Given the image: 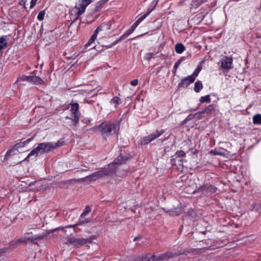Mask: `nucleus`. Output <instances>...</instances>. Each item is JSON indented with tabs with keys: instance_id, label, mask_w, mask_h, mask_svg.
Here are the masks:
<instances>
[{
	"instance_id": "20e7f679",
	"label": "nucleus",
	"mask_w": 261,
	"mask_h": 261,
	"mask_svg": "<svg viewBox=\"0 0 261 261\" xmlns=\"http://www.w3.org/2000/svg\"><path fill=\"white\" fill-rule=\"evenodd\" d=\"M96 239L95 236H92L87 238H77L73 236L67 237L65 244L67 245H72L75 248H80L87 244H91L93 240Z\"/></svg>"
},
{
	"instance_id": "3c124183",
	"label": "nucleus",
	"mask_w": 261,
	"mask_h": 261,
	"mask_svg": "<svg viewBox=\"0 0 261 261\" xmlns=\"http://www.w3.org/2000/svg\"><path fill=\"white\" fill-rule=\"evenodd\" d=\"M134 24H135V25L136 26H137V27L139 25V24H138L137 23V22H136L134 23Z\"/></svg>"
},
{
	"instance_id": "a19ab883",
	"label": "nucleus",
	"mask_w": 261,
	"mask_h": 261,
	"mask_svg": "<svg viewBox=\"0 0 261 261\" xmlns=\"http://www.w3.org/2000/svg\"><path fill=\"white\" fill-rule=\"evenodd\" d=\"M120 41H118V39L116 40V41H115L114 42H113L112 44H111L110 45H109V47H113V46L115 45L116 44H117L118 42H119Z\"/></svg>"
},
{
	"instance_id": "72a5a7b5",
	"label": "nucleus",
	"mask_w": 261,
	"mask_h": 261,
	"mask_svg": "<svg viewBox=\"0 0 261 261\" xmlns=\"http://www.w3.org/2000/svg\"><path fill=\"white\" fill-rule=\"evenodd\" d=\"M151 11L150 10V11L147 12V13H146L145 14H143L140 17H139L138 19V20H139L140 21V22H141L142 21H143L150 14Z\"/></svg>"
},
{
	"instance_id": "4468645a",
	"label": "nucleus",
	"mask_w": 261,
	"mask_h": 261,
	"mask_svg": "<svg viewBox=\"0 0 261 261\" xmlns=\"http://www.w3.org/2000/svg\"><path fill=\"white\" fill-rule=\"evenodd\" d=\"M127 160L128 158L126 156L120 154L116 159H115L113 162H112L110 164H112L111 167L115 169V173L116 171V167L115 166V165H120L124 164Z\"/></svg>"
},
{
	"instance_id": "c9c22d12",
	"label": "nucleus",
	"mask_w": 261,
	"mask_h": 261,
	"mask_svg": "<svg viewBox=\"0 0 261 261\" xmlns=\"http://www.w3.org/2000/svg\"><path fill=\"white\" fill-rule=\"evenodd\" d=\"M176 155L178 157H183L185 156L186 153L183 150H179L176 152Z\"/></svg>"
},
{
	"instance_id": "f03ea898",
	"label": "nucleus",
	"mask_w": 261,
	"mask_h": 261,
	"mask_svg": "<svg viewBox=\"0 0 261 261\" xmlns=\"http://www.w3.org/2000/svg\"><path fill=\"white\" fill-rule=\"evenodd\" d=\"M120 128L119 122L106 121L97 126V130L101 133L103 138L106 139L114 134H117Z\"/></svg>"
},
{
	"instance_id": "ddd939ff",
	"label": "nucleus",
	"mask_w": 261,
	"mask_h": 261,
	"mask_svg": "<svg viewBox=\"0 0 261 261\" xmlns=\"http://www.w3.org/2000/svg\"><path fill=\"white\" fill-rule=\"evenodd\" d=\"M195 81L194 79H193L190 75H188L187 77L182 79L178 85L179 88H186L191 84L193 83Z\"/></svg>"
},
{
	"instance_id": "f257e3e1",
	"label": "nucleus",
	"mask_w": 261,
	"mask_h": 261,
	"mask_svg": "<svg viewBox=\"0 0 261 261\" xmlns=\"http://www.w3.org/2000/svg\"><path fill=\"white\" fill-rule=\"evenodd\" d=\"M63 142L60 143L59 141L56 143L53 142H44L40 143L38 146L33 149L28 155V156L23 160L25 161H29L30 158L33 156H36L38 154H43L48 152L51 150L61 146Z\"/></svg>"
},
{
	"instance_id": "423d86ee",
	"label": "nucleus",
	"mask_w": 261,
	"mask_h": 261,
	"mask_svg": "<svg viewBox=\"0 0 261 261\" xmlns=\"http://www.w3.org/2000/svg\"><path fill=\"white\" fill-rule=\"evenodd\" d=\"M69 106H70V111L71 114V117L66 116L65 119L72 120L74 124L76 125L79 122L81 116V113L79 111V105L76 102H73L72 101Z\"/></svg>"
},
{
	"instance_id": "de8ad7c7",
	"label": "nucleus",
	"mask_w": 261,
	"mask_h": 261,
	"mask_svg": "<svg viewBox=\"0 0 261 261\" xmlns=\"http://www.w3.org/2000/svg\"><path fill=\"white\" fill-rule=\"evenodd\" d=\"M141 237H139V236H138V237H135V238H134V241H137V240H139L140 239H141Z\"/></svg>"
},
{
	"instance_id": "e433bc0d",
	"label": "nucleus",
	"mask_w": 261,
	"mask_h": 261,
	"mask_svg": "<svg viewBox=\"0 0 261 261\" xmlns=\"http://www.w3.org/2000/svg\"><path fill=\"white\" fill-rule=\"evenodd\" d=\"M130 84L132 85V86H136L138 85V80L137 79H135V80H134L133 81H132L130 83Z\"/></svg>"
},
{
	"instance_id": "6ab92c4d",
	"label": "nucleus",
	"mask_w": 261,
	"mask_h": 261,
	"mask_svg": "<svg viewBox=\"0 0 261 261\" xmlns=\"http://www.w3.org/2000/svg\"><path fill=\"white\" fill-rule=\"evenodd\" d=\"M203 88L202 82L200 81H197L194 84V90L196 93H198Z\"/></svg>"
},
{
	"instance_id": "a18cd8bd",
	"label": "nucleus",
	"mask_w": 261,
	"mask_h": 261,
	"mask_svg": "<svg viewBox=\"0 0 261 261\" xmlns=\"http://www.w3.org/2000/svg\"><path fill=\"white\" fill-rule=\"evenodd\" d=\"M137 27L136 26L135 24H133L131 27V28L130 29L134 32V30H135V29L137 28Z\"/></svg>"
},
{
	"instance_id": "a878e982",
	"label": "nucleus",
	"mask_w": 261,
	"mask_h": 261,
	"mask_svg": "<svg viewBox=\"0 0 261 261\" xmlns=\"http://www.w3.org/2000/svg\"><path fill=\"white\" fill-rule=\"evenodd\" d=\"M8 41V38L7 36H2L0 37V45L4 47L7 46Z\"/></svg>"
},
{
	"instance_id": "412c9836",
	"label": "nucleus",
	"mask_w": 261,
	"mask_h": 261,
	"mask_svg": "<svg viewBox=\"0 0 261 261\" xmlns=\"http://www.w3.org/2000/svg\"><path fill=\"white\" fill-rule=\"evenodd\" d=\"M30 77L31 75H21L17 78L16 82H28L30 83Z\"/></svg>"
},
{
	"instance_id": "c756f323",
	"label": "nucleus",
	"mask_w": 261,
	"mask_h": 261,
	"mask_svg": "<svg viewBox=\"0 0 261 261\" xmlns=\"http://www.w3.org/2000/svg\"><path fill=\"white\" fill-rule=\"evenodd\" d=\"M170 214L171 215H179L180 214V210L178 208H175L173 210L169 211Z\"/></svg>"
},
{
	"instance_id": "1a4fd4ad",
	"label": "nucleus",
	"mask_w": 261,
	"mask_h": 261,
	"mask_svg": "<svg viewBox=\"0 0 261 261\" xmlns=\"http://www.w3.org/2000/svg\"><path fill=\"white\" fill-rule=\"evenodd\" d=\"M165 133V130H156L155 133H152L150 135L143 138L142 140V144H147L151 141H153L155 139L158 138Z\"/></svg>"
},
{
	"instance_id": "58836bf2",
	"label": "nucleus",
	"mask_w": 261,
	"mask_h": 261,
	"mask_svg": "<svg viewBox=\"0 0 261 261\" xmlns=\"http://www.w3.org/2000/svg\"><path fill=\"white\" fill-rule=\"evenodd\" d=\"M133 32V31L130 29L129 30H128L127 31H126L124 33V34L125 35H126V37H128L129 35H130Z\"/></svg>"
},
{
	"instance_id": "0eeeda50",
	"label": "nucleus",
	"mask_w": 261,
	"mask_h": 261,
	"mask_svg": "<svg viewBox=\"0 0 261 261\" xmlns=\"http://www.w3.org/2000/svg\"><path fill=\"white\" fill-rule=\"evenodd\" d=\"M91 0H79L78 3L76 5L75 8L77 12L76 13V17L77 19L81 15L84 14L85 12L86 7L91 3Z\"/></svg>"
},
{
	"instance_id": "09e8293b",
	"label": "nucleus",
	"mask_w": 261,
	"mask_h": 261,
	"mask_svg": "<svg viewBox=\"0 0 261 261\" xmlns=\"http://www.w3.org/2000/svg\"><path fill=\"white\" fill-rule=\"evenodd\" d=\"M4 46L0 45V53L1 52L2 50L4 48Z\"/></svg>"
},
{
	"instance_id": "393cba45",
	"label": "nucleus",
	"mask_w": 261,
	"mask_h": 261,
	"mask_svg": "<svg viewBox=\"0 0 261 261\" xmlns=\"http://www.w3.org/2000/svg\"><path fill=\"white\" fill-rule=\"evenodd\" d=\"M253 121L255 124H261V115L260 114H256L253 117Z\"/></svg>"
},
{
	"instance_id": "473e14b6",
	"label": "nucleus",
	"mask_w": 261,
	"mask_h": 261,
	"mask_svg": "<svg viewBox=\"0 0 261 261\" xmlns=\"http://www.w3.org/2000/svg\"><path fill=\"white\" fill-rule=\"evenodd\" d=\"M111 102L116 105H119L121 103V99L117 96H115L111 100Z\"/></svg>"
},
{
	"instance_id": "9b49d317",
	"label": "nucleus",
	"mask_w": 261,
	"mask_h": 261,
	"mask_svg": "<svg viewBox=\"0 0 261 261\" xmlns=\"http://www.w3.org/2000/svg\"><path fill=\"white\" fill-rule=\"evenodd\" d=\"M42 235H35L30 237H22L17 241V243H27L28 242L35 243L36 241H40L43 239Z\"/></svg>"
},
{
	"instance_id": "ea45409f",
	"label": "nucleus",
	"mask_w": 261,
	"mask_h": 261,
	"mask_svg": "<svg viewBox=\"0 0 261 261\" xmlns=\"http://www.w3.org/2000/svg\"><path fill=\"white\" fill-rule=\"evenodd\" d=\"M148 243V241L145 239L144 241H142L141 243H138L137 244L139 245L147 244Z\"/></svg>"
},
{
	"instance_id": "aec40b11",
	"label": "nucleus",
	"mask_w": 261,
	"mask_h": 261,
	"mask_svg": "<svg viewBox=\"0 0 261 261\" xmlns=\"http://www.w3.org/2000/svg\"><path fill=\"white\" fill-rule=\"evenodd\" d=\"M207 1V0H192L191 6L195 8H197L202 3Z\"/></svg>"
},
{
	"instance_id": "5701e85b",
	"label": "nucleus",
	"mask_w": 261,
	"mask_h": 261,
	"mask_svg": "<svg viewBox=\"0 0 261 261\" xmlns=\"http://www.w3.org/2000/svg\"><path fill=\"white\" fill-rule=\"evenodd\" d=\"M84 218H81V217H80V219L77 222V223L76 224V225H85L86 224H87L88 223H89L90 222V219H84Z\"/></svg>"
},
{
	"instance_id": "9d476101",
	"label": "nucleus",
	"mask_w": 261,
	"mask_h": 261,
	"mask_svg": "<svg viewBox=\"0 0 261 261\" xmlns=\"http://www.w3.org/2000/svg\"><path fill=\"white\" fill-rule=\"evenodd\" d=\"M216 110V106L214 104L207 106L204 110L195 114V116L199 119L213 114Z\"/></svg>"
},
{
	"instance_id": "a211bd4d",
	"label": "nucleus",
	"mask_w": 261,
	"mask_h": 261,
	"mask_svg": "<svg viewBox=\"0 0 261 261\" xmlns=\"http://www.w3.org/2000/svg\"><path fill=\"white\" fill-rule=\"evenodd\" d=\"M185 49L186 48L182 43H179L175 45V50L177 54L182 53Z\"/></svg>"
},
{
	"instance_id": "79ce46f5",
	"label": "nucleus",
	"mask_w": 261,
	"mask_h": 261,
	"mask_svg": "<svg viewBox=\"0 0 261 261\" xmlns=\"http://www.w3.org/2000/svg\"><path fill=\"white\" fill-rule=\"evenodd\" d=\"M127 37L126 36V35H125L124 34L121 36L118 39V41H119L120 42L122 40H123V39H124L125 38H126Z\"/></svg>"
},
{
	"instance_id": "c03bdc74",
	"label": "nucleus",
	"mask_w": 261,
	"mask_h": 261,
	"mask_svg": "<svg viewBox=\"0 0 261 261\" xmlns=\"http://www.w3.org/2000/svg\"><path fill=\"white\" fill-rule=\"evenodd\" d=\"M27 1V0H21L20 4L23 5L24 7Z\"/></svg>"
},
{
	"instance_id": "2eb2a0df",
	"label": "nucleus",
	"mask_w": 261,
	"mask_h": 261,
	"mask_svg": "<svg viewBox=\"0 0 261 261\" xmlns=\"http://www.w3.org/2000/svg\"><path fill=\"white\" fill-rule=\"evenodd\" d=\"M30 83L35 85H45V82L38 76L31 75Z\"/></svg>"
},
{
	"instance_id": "864d4df0",
	"label": "nucleus",
	"mask_w": 261,
	"mask_h": 261,
	"mask_svg": "<svg viewBox=\"0 0 261 261\" xmlns=\"http://www.w3.org/2000/svg\"><path fill=\"white\" fill-rule=\"evenodd\" d=\"M109 45H107V48H110V47H109Z\"/></svg>"
},
{
	"instance_id": "f3484780",
	"label": "nucleus",
	"mask_w": 261,
	"mask_h": 261,
	"mask_svg": "<svg viewBox=\"0 0 261 261\" xmlns=\"http://www.w3.org/2000/svg\"><path fill=\"white\" fill-rule=\"evenodd\" d=\"M20 152L14 146L12 148L8 150L5 155L6 160H8L10 157L13 155L16 154Z\"/></svg>"
},
{
	"instance_id": "7ed1b4c3",
	"label": "nucleus",
	"mask_w": 261,
	"mask_h": 261,
	"mask_svg": "<svg viewBox=\"0 0 261 261\" xmlns=\"http://www.w3.org/2000/svg\"><path fill=\"white\" fill-rule=\"evenodd\" d=\"M112 164H109L107 167L101 168L99 171H96L82 179L83 181L89 180V181L96 180L98 178L104 176L110 175L115 173V169L111 167Z\"/></svg>"
},
{
	"instance_id": "39448f33",
	"label": "nucleus",
	"mask_w": 261,
	"mask_h": 261,
	"mask_svg": "<svg viewBox=\"0 0 261 261\" xmlns=\"http://www.w3.org/2000/svg\"><path fill=\"white\" fill-rule=\"evenodd\" d=\"M180 253L167 251L166 252L161 253L158 255L148 254L144 257V261H163L169 259L170 258H174L179 255Z\"/></svg>"
},
{
	"instance_id": "b1692460",
	"label": "nucleus",
	"mask_w": 261,
	"mask_h": 261,
	"mask_svg": "<svg viewBox=\"0 0 261 261\" xmlns=\"http://www.w3.org/2000/svg\"><path fill=\"white\" fill-rule=\"evenodd\" d=\"M97 36L93 33L91 37L89 39L88 42L86 44L85 46L87 48L88 47H90L92 43L94 42L95 39H96Z\"/></svg>"
},
{
	"instance_id": "cd10ccee",
	"label": "nucleus",
	"mask_w": 261,
	"mask_h": 261,
	"mask_svg": "<svg viewBox=\"0 0 261 261\" xmlns=\"http://www.w3.org/2000/svg\"><path fill=\"white\" fill-rule=\"evenodd\" d=\"M200 101L202 102H211V98L209 95H205V96H202L200 98Z\"/></svg>"
},
{
	"instance_id": "c85d7f7f",
	"label": "nucleus",
	"mask_w": 261,
	"mask_h": 261,
	"mask_svg": "<svg viewBox=\"0 0 261 261\" xmlns=\"http://www.w3.org/2000/svg\"><path fill=\"white\" fill-rule=\"evenodd\" d=\"M106 27L107 29H108L107 26L106 24H102L97 28V29L95 30L94 34L97 36L98 33L103 30V28Z\"/></svg>"
},
{
	"instance_id": "4c0bfd02",
	"label": "nucleus",
	"mask_w": 261,
	"mask_h": 261,
	"mask_svg": "<svg viewBox=\"0 0 261 261\" xmlns=\"http://www.w3.org/2000/svg\"><path fill=\"white\" fill-rule=\"evenodd\" d=\"M37 1L38 0H31V5L30 7V9H32L34 7Z\"/></svg>"
},
{
	"instance_id": "6e6552de",
	"label": "nucleus",
	"mask_w": 261,
	"mask_h": 261,
	"mask_svg": "<svg viewBox=\"0 0 261 261\" xmlns=\"http://www.w3.org/2000/svg\"><path fill=\"white\" fill-rule=\"evenodd\" d=\"M217 190V188L215 186L205 184L198 187L196 190V192L198 193L201 192L204 194H211L215 193Z\"/></svg>"
},
{
	"instance_id": "bb28decb",
	"label": "nucleus",
	"mask_w": 261,
	"mask_h": 261,
	"mask_svg": "<svg viewBox=\"0 0 261 261\" xmlns=\"http://www.w3.org/2000/svg\"><path fill=\"white\" fill-rule=\"evenodd\" d=\"M91 210L89 205L86 206L83 212L81 215V218H84L88 213L91 212Z\"/></svg>"
},
{
	"instance_id": "7c9ffc66",
	"label": "nucleus",
	"mask_w": 261,
	"mask_h": 261,
	"mask_svg": "<svg viewBox=\"0 0 261 261\" xmlns=\"http://www.w3.org/2000/svg\"><path fill=\"white\" fill-rule=\"evenodd\" d=\"M45 14V10L41 11L39 13V14L37 16V19L40 21L44 19Z\"/></svg>"
},
{
	"instance_id": "2f4dec72",
	"label": "nucleus",
	"mask_w": 261,
	"mask_h": 261,
	"mask_svg": "<svg viewBox=\"0 0 261 261\" xmlns=\"http://www.w3.org/2000/svg\"><path fill=\"white\" fill-rule=\"evenodd\" d=\"M184 58L182 57L180 58L179 60H178L174 64L173 68L175 69V70H177V69L178 68L179 65L181 64L182 61H183Z\"/></svg>"
},
{
	"instance_id": "49530a36",
	"label": "nucleus",
	"mask_w": 261,
	"mask_h": 261,
	"mask_svg": "<svg viewBox=\"0 0 261 261\" xmlns=\"http://www.w3.org/2000/svg\"><path fill=\"white\" fill-rule=\"evenodd\" d=\"M77 226V225L75 224H74V225H69L68 226H66V228H69V227H74L75 226Z\"/></svg>"
},
{
	"instance_id": "f704fd0d",
	"label": "nucleus",
	"mask_w": 261,
	"mask_h": 261,
	"mask_svg": "<svg viewBox=\"0 0 261 261\" xmlns=\"http://www.w3.org/2000/svg\"><path fill=\"white\" fill-rule=\"evenodd\" d=\"M155 54H154V53H148L146 55L145 59H146L148 61H149L154 56H155Z\"/></svg>"
},
{
	"instance_id": "603ef678",
	"label": "nucleus",
	"mask_w": 261,
	"mask_h": 261,
	"mask_svg": "<svg viewBox=\"0 0 261 261\" xmlns=\"http://www.w3.org/2000/svg\"><path fill=\"white\" fill-rule=\"evenodd\" d=\"M176 70L175 69H173V72L175 73Z\"/></svg>"
},
{
	"instance_id": "4be33fe9",
	"label": "nucleus",
	"mask_w": 261,
	"mask_h": 261,
	"mask_svg": "<svg viewBox=\"0 0 261 261\" xmlns=\"http://www.w3.org/2000/svg\"><path fill=\"white\" fill-rule=\"evenodd\" d=\"M201 69L202 67L200 65L198 66L197 67L193 72V74L190 75V76L192 77L193 79H194V80H195L196 77L198 76Z\"/></svg>"
},
{
	"instance_id": "5fc2aeb1",
	"label": "nucleus",
	"mask_w": 261,
	"mask_h": 261,
	"mask_svg": "<svg viewBox=\"0 0 261 261\" xmlns=\"http://www.w3.org/2000/svg\"><path fill=\"white\" fill-rule=\"evenodd\" d=\"M94 47H95L94 46H92L91 48H94Z\"/></svg>"
},
{
	"instance_id": "8fccbe9b",
	"label": "nucleus",
	"mask_w": 261,
	"mask_h": 261,
	"mask_svg": "<svg viewBox=\"0 0 261 261\" xmlns=\"http://www.w3.org/2000/svg\"><path fill=\"white\" fill-rule=\"evenodd\" d=\"M136 22H137L138 24H139L140 23V21L138 19L136 21Z\"/></svg>"
},
{
	"instance_id": "37998d69",
	"label": "nucleus",
	"mask_w": 261,
	"mask_h": 261,
	"mask_svg": "<svg viewBox=\"0 0 261 261\" xmlns=\"http://www.w3.org/2000/svg\"><path fill=\"white\" fill-rule=\"evenodd\" d=\"M109 0H100L99 2V4H100V6L103 5L104 4H105L106 3H107Z\"/></svg>"
},
{
	"instance_id": "dca6fc26",
	"label": "nucleus",
	"mask_w": 261,
	"mask_h": 261,
	"mask_svg": "<svg viewBox=\"0 0 261 261\" xmlns=\"http://www.w3.org/2000/svg\"><path fill=\"white\" fill-rule=\"evenodd\" d=\"M32 139L33 138L28 139L24 141H20V142L15 144L14 146L20 152H23L24 151V150L22 149V148L24 147L27 145H28L32 140Z\"/></svg>"
},
{
	"instance_id": "f8f14e48",
	"label": "nucleus",
	"mask_w": 261,
	"mask_h": 261,
	"mask_svg": "<svg viewBox=\"0 0 261 261\" xmlns=\"http://www.w3.org/2000/svg\"><path fill=\"white\" fill-rule=\"evenodd\" d=\"M221 67L227 70L232 69L233 68L232 58L227 56L223 57L221 61Z\"/></svg>"
}]
</instances>
